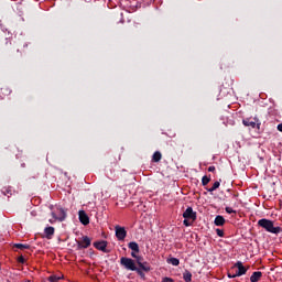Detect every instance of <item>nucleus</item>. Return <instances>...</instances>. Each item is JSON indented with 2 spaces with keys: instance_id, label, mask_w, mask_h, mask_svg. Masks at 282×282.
Listing matches in <instances>:
<instances>
[{
  "instance_id": "obj_1",
  "label": "nucleus",
  "mask_w": 282,
  "mask_h": 282,
  "mask_svg": "<svg viewBox=\"0 0 282 282\" xmlns=\"http://www.w3.org/2000/svg\"><path fill=\"white\" fill-rule=\"evenodd\" d=\"M258 226L263 228L267 232H271V235H279V232H281V227H274V221L267 218L258 220Z\"/></svg>"
},
{
  "instance_id": "obj_2",
  "label": "nucleus",
  "mask_w": 282,
  "mask_h": 282,
  "mask_svg": "<svg viewBox=\"0 0 282 282\" xmlns=\"http://www.w3.org/2000/svg\"><path fill=\"white\" fill-rule=\"evenodd\" d=\"M51 215L53 218L48 220L50 224H56V221H65L67 218V213L61 207L53 209Z\"/></svg>"
},
{
  "instance_id": "obj_3",
  "label": "nucleus",
  "mask_w": 282,
  "mask_h": 282,
  "mask_svg": "<svg viewBox=\"0 0 282 282\" xmlns=\"http://www.w3.org/2000/svg\"><path fill=\"white\" fill-rule=\"evenodd\" d=\"M120 264L126 268V270H131V272H138V274H142V271L135 267V261L131 258L122 257L120 259Z\"/></svg>"
},
{
  "instance_id": "obj_4",
  "label": "nucleus",
  "mask_w": 282,
  "mask_h": 282,
  "mask_svg": "<svg viewBox=\"0 0 282 282\" xmlns=\"http://www.w3.org/2000/svg\"><path fill=\"white\" fill-rule=\"evenodd\" d=\"M245 127H250V129H261V120L257 117L246 118L242 120Z\"/></svg>"
},
{
  "instance_id": "obj_5",
  "label": "nucleus",
  "mask_w": 282,
  "mask_h": 282,
  "mask_svg": "<svg viewBox=\"0 0 282 282\" xmlns=\"http://www.w3.org/2000/svg\"><path fill=\"white\" fill-rule=\"evenodd\" d=\"M235 268H238V271L235 274L228 273L229 279H236V276H243V274H246L248 272V269H246V267H243V263L241 261H238L235 264Z\"/></svg>"
},
{
  "instance_id": "obj_6",
  "label": "nucleus",
  "mask_w": 282,
  "mask_h": 282,
  "mask_svg": "<svg viewBox=\"0 0 282 282\" xmlns=\"http://www.w3.org/2000/svg\"><path fill=\"white\" fill-rule=\"evenodd\" d=\"M115 230L118 241H124L127 239V229L124 227L116 226Z\"/></svg>"
},
{
  "instance_id": "obj_7",
  "label": "nucleus",
  "mask_w": 282,
  "mask_h": 282,
  "mask_svg": "<svg viewBox=\"0 0 282 282\" xmlns=\"http://www.w3.org/2000/svg\"><path fill=\"white\" fill-rule=\"evenodd\" d=\"M89 246H91V239L87 236H84L82 240L77 241V247L79 250L89 248Z\"/></svg>"
},
{
  "instance_id": "obj_8",
  "label": "nucleus",
  "mask_w": 282,
  "mask_h": 282,
  "mask_svg": "<svg viewBox=\"0 0 282 282\" xmlns=\"http://www.w3.org/2000/svg\"><path fill=\"white\" fill-rule=\"evenodd\" d=\"M184 219H191L195 221L197 219V213L193 210V207H187L186 210L183 213Z\"/></svg>"
},
{
  "instance_id": "obj_9",
  "label": "nucleus",
  "mask_w": 282,
  "mask_h": 282,
  "mask_svg": "<svg viewBox=\"0 0 282 282\" xmlns=\"http://www.w3.org/2000/svg\"><path fill=\"white\" fill-rule=\"evenodd\" d=\"M79 221L83 224V226L89 225V216H87V213L85 210H79Z\"/></svg>"
},
{
  "instance_id": "obj_10",
  "label": "nucleus",
  "mask_w": 282,
  "mask_h": 282,
  "mask_svg": "<svg viewBox=\"0 0 282 282\" xmlns=\"http://www.w3.org/2000/svg\"><path fill=\"white\" fill-rule=\"evenodd\" d=\"M94 247H95L97 250H100L101 252H108V251H107V241H97V242H94Z\"/></svg>"
},
{
  "instance_id": "obj_11",
  "label": "nucleus",
  "mask_w": 282,
  "mask_h": 282,
  "mask_svg": "<svg viewBox=\"0 0 282 282\" xmlns=\"http://www.w3.org/2000/svg\"><path fill=\"white\" fill-rule=\"evenodd\" d=\"M261 276H263V273H261V271H256L250 276V281L251 282H259V281H261Z\"/></svg>"
},
{
  "instance_id": "obj_12",
  "label": "nucleus",
  "mask_w": 282,
  "mask_h": 282,
  "mask_svg": "<svg viewBox=\"0 0 282 282\" xmlns=\"http://www.w3.org/2000/svg\"><path fill=\"white\" fill-rule=\"evenodd\" d=\"M128 248L132 250V252H140V246L135 241L129 242Z\"/></svg>"
},
{
  "instance_id": "obj_13",
  "label": "nucleus",
  "mask_w": 282,
  "mask_h": 282,
  "mask_svg": "<svg viewBox=\"0 0 282 282\" xmlns=\"http://www.w3.org/2000/svg\"><path fill=\"white\" fill-rule=\"evenodd\" d=\"M215 226H224V224H226V218H224V216H216L215 220H214Z\"/></svg>"
},
{
  "instance_id": "obj_14",
  "label": "nucleus",
  "mask_w": 282,
  "mask_h": 282,
  "mask_svg": "<svg viewBox=\"0 0 282 282\" xmlns=\"http://www.w3.org/2000/svg\"><path fill=\"white\" fill-rule=\"evenodd\" d=\"M140 270H143V272H151V265L149 262H139Z\"/></svg>"
},
{
  "instance_id": "obj_15",
  "label": "nucleus",
  "mask_w": 282,
  "mask_h": 282,
  "mask_svg": "<svg viewBox=\"0 0 282 282\" xmlns=\"http://www.w3.org/2000/svg\"><path fill=\"white\" fill-rule=\"evenodd\" d=\"M44 234L46 235V239H52L54 236V227H46Z\"/></svg>"
},
{
  "instance_id": "obj_16",
  "label": "nucleus",
  "mask_w": 282,
  "mask_h": 282,
  "mask_svg": "<svg viewBox=\"0 0 282 282\" xmlns=\"http://www.w3.org/2000/svg\"><path fill=\"white\" fill-rule=\"evenodd\" d=\"M183 279L185 282H192L193 281V273L191 271L185 270L183 273Z\"/></svg>"
},
{
  "instance_id": "obj_17",
  "label": "nucleus",
  "mask_w": 282,
  "mask_h": 282,
  "mask_svg": "<svg viewBox=\"0 0 282 282\" xmlns=\"http://www.w3.org/2000/svg\"><path fill=\"white\" fill-rule=\"evenodd\" d=\"M1 193L4 194L7 197H10L12 195V187L10 186L2 187Z\"/></svg>"
},
{
  "instance_id": "obj_18",
  "label": "nucleus",
  "mask_w": 282,
  "mask_h": 282,
  "mask_svg": "<svg viewBox=\"0 0 282 282\" xmlns=\"http://www.w3.org/2000/svg\"><path fill=\"white\" fill-rule=\"evenodd\" d=\"M160 160H162V153H160L159 151L154 152L152 156V162H160Z\"/></svg>"
},
{
  "instance_id": "obj_19",
  "label": "nucleus",
  "mask_w": 282,
  "mask_h": 282,
  "mask_svg": "<svg viewBox=\"0 0 282 282\" xmlns=\"http://www.w3.org/2000/svg\"><path fill=\"white\" fill-rule=\"evenodd\" d=\"M13 247L18 248L19 250H29L30 245L15 243V245H13Z\"/></svg>"
},
{
  "instance_id": "obj_20",
  "label": "nucleus",
  "mask_w": 282,
  "mask_h": 282,
  "mask_svg": "<svg viewBox=\"0 0 282 282\" xmlns=\"http://www.w3.org/2000/svg\"><path fill=\"white\" fill-rule=\"evenodd\" d=\"M219 186H220L219 181H216L214 183V185L208 189V193H213V192L217 191V188H219Z\"/></svg>"
},
{
  "instance_id": "obj_21",
  "label": "nucleus",
  "mask_w": 282,
  "mask_h": 282,
  "mask_svg": "<svg viewBox=\"0 0 282 282\" xmlns=\"http://www.w3.org/2000/svg\"><path fill=\"white\" fill-rule=\"evenodd\" d=\"M169 263H171L172 265H180V259L177 258H171L169 260Z\"/></svg>"
},
{
  "instance_id": "obj_22",
  "label": "nucleus",
  "mask_w": 282,
  "mask_h": 282,
  "mask_svg": "<svg viewBox=\"0 0 282 282\" xmlns=\"http://www.w3.org/2000/svg\"><path fill=\"white\" fill-rule=\"evenodd\" d=\"M210 182V177L208 176H203L202 178V184L203 186H207V184Z\"/></svg>"
},
{
  "instance_id": "obj_23",
  "label": "nucleus",
  "mask_w": 282,
  "mask_h": 282,
  "mask_svg": "<svg viewBox=\"0 0 282 282\" xmlns=\"http://www.w3.org/2000/svg\"><path fill=\"white\" fill-rule=\"evenodd\" d=\"M225 210L228 215H232V214L237 215V210L232 209L231 207H226Z\"/></svg>"
},
{
  "instance_id": "obj_24",
  "label": "nucleus",
  "mask_w": 282,
  "mask_h": 282,
  "mask_svg": "<svg viewBox=\"0 0 282 282\" xmlns=\"http://www.w3.org/2000/svg\"><path fill=\"white\" fill-rule=\"evenodd\" d=\"M48 281H50V282H58V281H61V276L51 275V276L48 278Z\"/></svg>"
},
{
  "instance_id": "obj_25",
  "label": "nucleus",
  "mask_w": 282,
  "mask_h": 282,
  "mask_svg": "<svg viewBox=\"0 0 282 282\" xmlns=\"http://www.w3.org/2000/svg\"><path fill=\"white\" fill-rule=\"evenodd\" d=\"M188 220H189L188 218H185V219H184V221H183L184 226L188 227V226H192V225H193V223H191V221H188Z\"/></svg>"
},
{
  "instance_id": "obj_26",
  "label": "nucleus",
  "mask_w": 282,
  "mask_h": 282,
  "mask_svg": "<svg viewBox=\"0 0 282 282\" xmlns=\"http://www.w3.org/2000/svg\"><path fill=\"white\" fill-rule=\"evenodd\" d=\"M162 282H175V280H173V278L165 276Z\"/></svg>"
},
{
  "instance_id": "obj_27",
  "label": "nucleus",
  "mask_w": 282,
  "mask_h": 282,
  "mask_svg": "<svg viewBox=\"0 0 282 282\" xmlns=\"http://www.w3.org/2000/svg\"><path fill=\"white\" fill-rule=\"evenodd\" d=\"M216 234L218 235V237H224V230L221 229H216Z\"/></svg>"
},
{
  "instance_id": "obj_28",
  "label": "nucleus",
  "mask_w": 282,
  "mask_h": 282,
  "mask_svg": "<svg viewBox=\"0 0 282 282\" xmlns=\"http://www.w3.org/2000/svg\"><path fill=\"white\" fill-rule=\"evenodd\" d=\"M18 262L19 263H25V258H23V256L19 257Z\"/></svg>"
},
{
  "instance_id": "obj_29",
  "label": "nucleus",
  "mask_w": 282,
  "mask_h": 282,
  "mask_svg": "<svg viewBox=\"0 0 282 282\" xmlns=\"http://www.w3.org/2000/svg\"><path fill=\"white\" fill-rule=\"evenodd\" d=\"M137 263H138V265H140V263H142V257H140V256H137Z\"/></svg>"
},
{
  "instance_id": "obj_30",
  "label": "nucleus",
  "mask_w": 282,
  "mask_h": 282,
  "mask_svg": "<svg viewBox=\"0 0 282 282\" xmlns=\"http://www.w3.org/2000/svg\"><path fill=\"white\" fill-rule=\"evenodd\" d=\"M131 257H132L133 259H138V252L132 251V252H131Z\"/></svg>"
},
{
  "instance_id": "obj_31",
  "label": "nucleus",
  "mask_w": 282,
  "mask_h": 282,
  "mask_svg": "<svg viewBox=\"0 0 282 282\" xmlns=\"http://www.w3.org/2000/svg\"><path fill=\"white\" fill-rule=\"evenodd\" d=\"M208 171H209V173H215V166H213V165L209 166V167H208Z\"/></svg>"
},
{
  "instance_id": "obj_32",
  "label": "nucleus",
  "mask_w": 282,
  "mask_h": 282,
  "mask_svg": "<svg viewBox=\"0 0 282 282\" xmlns=\"http://www.w3.org/2000/svg\"><path fill=\"white\" fill-rule=\"evenodd\" d=\"M278 131H281L282 133V123L278 124Z\"/></svg>"
}]
</instances>
